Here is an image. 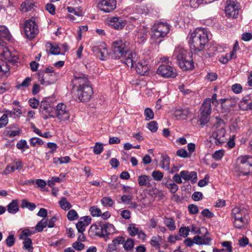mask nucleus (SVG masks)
<instances>
[{
	"label": "nucleus",
	"instance_id": "obj_13",
	"mask_svg": "<svg viewBox=\"0 0 252 252\" xmlns=\"http://www.w3.org/2000/svg\"><path fill=\"white\" fill-rule=\"evenodd\" d=\"M24 32L27 38L32 39L38 33L37 26L32 20L27 21L24 24Z\"/></svg>",
	"mask_w": 252,
	"mask_h": 252
},
{
	"label": "nucleus",
	"instance_id": "obj_30",
	"mask_svg": "<svg viewBox=\"0 0 252 252\" xmlns=\"http://www.w3.org/2000/svg\"><path fill=\"white\" fill-rule=\"evenodd\" d=\"M9 213L15 214L18 212L19 207L17 200H13L7 206Z\"/></svg>",
	"mask_w": 252,
	"mask_h": 252
},
{
	"label": "nucleus",
	"instance_id": "obj_42",
	"mask_svg": "<svg viewBox=\"0 0 252 252\" xmlns=\"http://www.w3.org/2000/svg\"><path fill=\"white\" fill-rule=\"evenodd\" d=\"M21 206L22 208H28L30 211L33 210L36 206L33 203H31L27 200H23L22 201Z\"/></svg>",
	"mask_w": 252,
	"mask_h": 252
},
{
	"label": "nucleus",
	"instance_id": "obj_64",
	"mask_svg": "<svg viewBox=\"0 0 252 252\" xmlns=\"http://www.w3.org/2000/svg\"><path fill=\"white\" fill-rule=\"evenodd\" d=\"M32 81V78L30 77H28L26 78L18 86H17L18 88H20V87H28Z\"/></svg>",
	"mask_w": 252,
	"mask_h": 252
},
{
	"label": "nucleus",
	"instance_id": "obj_51",
	"mask_svg": "<svg viewBox=\"0 0 252 252\" xmlns=\"http://www.w3.org/2000/svg\"><path fill=\"white\" fill-rule=\"evenodd\" d=\"M30 143L31 146H36L37 145H41L43 144L42 139L37 137H33L30 139Z\"/></svg>",
	"mask_w": 252,
	"mask_h": 252
},
{
	"label": "nucleus",
	"instance_id": "obj_62",
	"mask_svg": "<svg viewBox=\"0 0 252 252\" xmlns=\"http://www.w3.org/2000/svg\"><path fill=\"white\" fill-rule=\"evenodd\" d=\"M221 245L222 247L225 249L224 250L227 252H231L232 251V247L231 245V242L230 241H225L221 243Z\"/></svg>",
	"mask_w": 252,
	"mask_h": 252
},
{
	"label": "nucleus",
	"instance_id": "obj_44",
	"mask_svg": "<svg viewBox=\"0 0 252 252\" xmlns=\"http://www.w3.org/2000/svg\"><path fill=\"white\" fill-rule=\"evenodd\" d=\"M210 116V114L200 112V115L199 119L201 125H205L207 124L209 121Z\"/></svg>",
	"mask_w": 252,
	"mask_h": 252
},
{
	"label": "nucleus",
	"instance_id": "obj_50",
	"mask_svg": "<svg viewBox=\"0 0 252 252\" xmlns=\"http://www.w3.org/2000/svg\"><path fill=\"white\" fill-rule=\"evenodd\" d=\"M67 217L69 220L72 221L77 220L78 218V215L75 210H70L67 213Z\"/></svg>",
	"mask_w": 252,
	"mask_h": 252
},
{
	"label": "nucleus",
	"instance_id": "obj_56",
	"mask_svg": "<svg viewBox=\"0 0 252 252\" xmlns=\"http://www.w3.org/2000/svg\"><path fill=\"white\" fill-rule=\"evenodd\" d=\"M15 242V238L13 234L9 235L5 240V243L6 245L8 247L13 246Z\"/></svg>",
	"mask_w": 252,
	"mask_h": 252
},
{
	"label": "nucleus",
	"instance_id": "obj_37",
	"mask_svg": "<svg viewBox=\"0 0 252 252\" xmlns=\"http://www.w3.org/2000/svg\"><path fill=\"white\" fill-rule=\"evenodd\" d=\"M47 226V219L43 218L36 225L35 231L39 232H42L43 229Z\"/></svg>",
	"mask_w": 252,
	"mask_h": 252
},
{
	"label": "nucleus",
	"instance_id": "obj_39",
	"mask_svg": "<svg viewBox=\"0 0 252 252\" xmlns=\"http://www.w3.org/2000/svg\"><path fill=\"white\" fill-rule=\"evenodd\" d=\"M161 158V167L163 169L166 168L169 170L170 159L169 157L166 155H162Z\"/></svg>",
	"mask_w": 252,
	"mask_h": 252
},
{
	"label": "nucleus",
	"instance_id": "obj_55",
	"mask_svg": "<svg viewBox=\"0 0 252 252\" xmlns=\"http://www.w3.org/2000/svg\"><path fill=\"white\" fill-rule=\"evenodd\" d=\"M16 147L19 150L24 151V148H29V146L27 145V141L25 140L21 139L17 142Z\"/></svg>",
	"mask_w": 252,
	"mask_h": 252
},
{
	"label": "nucleus",
	"instance_id": "obj_40",
	"mask_svg": "<svg viewBox=\"0 0 252 252\" xmlns=\"http://www.w3.org/2000/svg\"><path fill=\"white\" fill-rule=\"evenodd\" d=\"M46 47L47 50L48 49L50 50V52L51 54L59 55L61 53L60 48L58 46H56V47L53 46V45L52 44V43H47L46 45Z\"/></svg>",
	"mask_w": 252,
	"mask_h": 252
},
{
	"label": "nucleus",
	"instance_id": "obj_18",
	"mask_svg": "<svg viewBox=\"0 0 252 252\" xmlns=\"http://www.w3.org/2000/svg\"><path fill=\"white\" fill-rule=\"evenodd\" d=\"M38 75V80L42 85H48L53 84L57 80L55 75L44 73V71H40Z\"/></svg>",
	"mask_w": 252,
	"mask_h": 252
},
{
	"label": "nucleus",
	"instance_id": "obj_19",
	"mask_svg": "<svg viewBox=\"0 0 252 252\" xmlns=\"http://www.w3.org/2000/svg\"><path fill=\"white\" fill-rule=\"evenodd\" d=\"M122 58L124 59V63L130 67L134 66V64L136 63L138 59L137 54L129 50L124 55Z\"/></svg>",
	"mask_w": 252,
	"mask_h": 252
},
{
	"label": "nucleus",
	"instance_id": "obj_59",
	"mask_svg": "<svg viewBox=\"0 0 252 252\" xmlns=\"http://www.w3.org/2000/svg\"><path fill=\"white\" fill-rule=\"evenodd\" d=\"M189 231L190 229L189 227H181L179 229V232L181 236H183L185 238L189 235Z\"/></svg>",
	"mask_w": 252,
	"mask_h": 252
},
{
	"label": "nucleus",
	"instance_id": "obj_22",
	"mask_svg": "<svg viewBox=\"0 0 252 252\" xmlns=\"http://www.w3.org/2000/svg\"><path fill=\"white\" fill-rule=\"evenodd\" d=\"M91 218L89 216H85L80 218V220L76 223V227L78 232L85 231L86 227L91 221Z\"/></svg>",
	"mask_w": 252,
	"mask_h": 252
},
{
	"label": "nucleus",
	"instance_id": "obj_36",
	"mask_svg": "<svg viewBox=\"0 0 252 252\" xmlns=\"http://www.w3.org/2000/svg\"><path fill=\"white\" fill-rule=\"evenodd\" d=\"M164 224L171 231H174L176 229L175 222L172 218H164Z\"/></svg>",
	"mask_w": 252,
	"mask_h": 252
},
{
	"label": "nucleus",
	"instance_id": "obj_29",
	"mask_svg": "<svg viewBox=\"0 0 252 252\" xmlns=\"http://www.w3.org/2000/svg\"><path fill=\"white\" fill-rule=\"evenodd\" d=\"M34 4L33 0H26L21 5V10L23 12H28L33 9Z\"/></svg>",
	"mask_w": 252,
	"mask_h": 252
},
{
	"label": "nucleus",
	"instance_id": "obj_31",
	"mask_svg": "<svg viewBox=\"0 0 252 252\" xmlns=\"http://www.w3.org/2000/svg\"><path fill=\"white\" fill-rule=\"evenodd\" d=\"M151 179L148 175H140L138 178V182L140 186H146L149 187L151 186L150 181Z\"/></svg>",
	"mask_w": 252,
	"mask_h": 252
},
{
	"label": "nucleus",
	"instance_id": "obj_35",
	"mask_svg": "<svg viewBox=\"0 0 252 252\" xmlns=\"http://www.w3.org/2000/svg\"><path fill=\"white\" fill-rule=\"evenodd\" d=\"M93 52L95 54L96 56L101 60H105L106 57L107 51L104 49L103 51L97 47H95L93 49Z\"/></svg>",
	"mask_w": 252,
	"mask_h": 252
},
{
	"label": "nucleus",
	"instance_id": "obj_1",
	"mask_svg": "<svg viewBox=\"0 0 252 252\" xmlns=\"http://www.w3.org/2000/svg\"><path fill=\"white\" fill-rule=\"evenodd\" d=\"M207 31L204 29H195L190 34L189 40L190 47L195 53L203 51L208 41Z\"/></svg>",
	"mask_w": 252,
	"mask_h": 252
},
{
	"label": "nucleus",
	"instance_id": "obj_43",
	"mask_svg": "<svg viewBox=\"0 0 252 252\" xmlns=\"http://www.w3.org/2000/svg\"><path fill=\"white\" fill-rule=\"evenodd\" d=\"M129 234L131 236H134L138 233L139 229L134 223L130 224L127 228Z\"/></svg>",
	"mask_w": 252,
	"mask_h": 252
},
{
	"label": "nucleus",
	"instance_id": "obj_63",
	"mask_svg": "<svg viewBox=\"0 0 252 252\" xmlns=\"http://www.w3.org/2000/svg\"><path fill=\"white\" fill-rule=\"evenodd\" d=\"M188 210L191 214H196L198 213V207L194 204H190L188 206Z\"/></svg>",
	"mask_w": 252,
	"mask_h": 252
},
{
	"label": "nucleus",
	"instance_id": "obj_7",
	"mask_svg": "<svg viewBox=\"0 0 252 252\" xmlns=\"http://www.w3.org/2000/svg\"><path fill=\"white\" fill-rule=\"evenodd\" d=\"M151 30L153 32L152 37L158 39L165 36L168 33L170 28L167 23L158 22L155 23Z\"/></svg>",
	"mask_w": 252,
	"mask_h": 252
},
{
	"label": "nucleus",
	"instance_id": "obj_20",
	"mask_svg": "<svg viewBox=\"0 0 252 252\" xmlns=\"http://www.w3.org/2000/svg\"><path fill=\"white\" fill-rule=\"evenodd\" d=\"M108 22L111 27L116 30L123 29L126 24V21L122 18L117 17L109 18L108 19Z\"/></svg>",
	"mask_w": 252,
	"mask_h": 252
},
{
	"label": "nucleus",
	"instance_id": "obj_14",
	"mask_svg": "<svg viewBox=\"0 0 252 252\" xmlns=\"http://www.w3.org/2000/svg\"><path fill=\"white\" fill-rule=\"evenodd\" d=\"M96 1L97 7L104 12L109 13L116 8V0H96Z\"/></svg>",
	"mask_w": 252,
	"mask_h": 252
},
{
	"label": "nucleus",
	"instance_id": "obj_25",
	"mask_svg": "<svg viewBox=\"0 0 252 252\" xmlns=\"http://www.w3.org/2000/svg\"><path fill=\"white\" fill-rule=\"evenodd\" d=\"M135 69L137 73L140 75H144L149 70V67L145 62L136 63Z\"/></svg>",
	"mask_w": 252,
	"mask_h": 252
},
{
	"label": "nucleus",
	"instance_id": "obj_58",
	"mask_svg": "<svg viewBox=\"0 0 252 252\" xmlns=\"http://www.w3.org/2000/svg\"><path fill=\"white\" fill-rule=\"evenodd\" d=\"M21 133V130L18 129L16 130H6L5 131V135L9 137H13L16 135H19Z\"/></svg>",
	"mask_w": 252,
	"mask_h": 252
},
{
	"label": "nucleus",
	"instance_id": "obj_6",
	"mask_svg": "<svg viewBox=\"0 0 252 252\" xmlns=\"http://www.w3.org/2000/svg\"><path fill=\"white\" fill-rule=\"evenodd\" d=\"M248 211L245 208L235 207L232 210V217L234 218L233 223L235 227H242L246 222V216Z\"/></svg>",
	"mask_w": 252,
	"mask_h": 252
},
{
	"label": "nucleus",
	"instance_id": "obj_17",
	"mask_svg": "<svg viewBox=\"0 0 252 252\" xmlns=\"http://www.w3.org/2000/svg\"><path fill=\"white\" fill-rule=\"evenodd\" d=\"M54 108V103L50 98H45L40 103L39 112L41 114L44 113L51 114Z\"/></svg>",
	"mask_w": 252,
	"mask_h": 252
},
{
	"label": "nucleus",
	"instance_id": "obj_28",
	"mask_svg": "<svg viewBox=\"0 0 252 252\" xmlns=\"http://www.w3.org/2000/svg\"><path fill=\"white\" fill-rule=\"evenodd\" d=\"M193 240L195 244L199 245H209L211 241L210 238L206 237L205 236L201 237L198 235L194 236L193 238Z\"/></svg>",
	"mask_w": 252,
	"mask_h": 252
},
{
	"label": "nucleus",
	"instance_id": "obj_33",
	"mask_svg": "<svg viewBox=\"0 0 252 252\" xmlns=\"http://www.w3.org/2000/svg\"><path fill=\"white\" fill-rule=\"evenodd\" d=\"M9 65L3 61H0V77L7 76L9 74Z\"/></svg>",
	"mask_w": 252,
	"mask_h": 252
},
{
	"label": "nucleus",
	"instance_id": "obj_21",
	"mask_svg": "<svg viewBox=\"0 0 252 252\" xmlns=\"http://www.w3.org/2000/svg\"><path fill=\"white\" fill-rule=\"evenodd\" d=\"M225 130L223 127H221L214 132L212 137L214 139V143L216 145L221 144L225 142Z\"/></svg>",
	"mask_w": 252,
	"mask_h": 252
},
{
	"label": "nucleus",
	"instance_id": "obj_48",
	"mask_svg": "<svg viewBox=\"0 0 252 252\" xmlns=\"http://www.w3.org/2000/svg\"><path fill=\"white\" fill-rule=\"evenodd\" d=\"M152 176L155 181H160L163 178V175L160 171L154 170L152 173Z\"/></svg>",
	"mask_w": 252,
	"mask_h": 252
},
{
	"label": "nucleus",
	"instance_id": "obj_9",
	"mask_svg": "<svg viewBox=\"0 0 252 252\" xmlns=\"http://www.w3.org/2000/svg\"><path fill=\"white\" fill-rule=\"evenodd\" d=\"M157 73L164 78H175L177 75L176 70L168 64H161L158 67Z\"/></svg>",
	"mask_w": 252,
	"mask_h": 252
},
{
	"label": "nucleus",
	"instance_id": "obj_53",
	"mask_svg": "<svg viewBox=\"0 0 252 252\" xmlns=\"http://www.w3.org/2000/svg\"><path fill=\"white\" fill-rule=\"evenodd\" d=\"M144 115L146 117V120L147 121L152 120L154 117V114L153 110L149 108H147L145 109L144 111Z\"/></svg>",
	"mask_w": 252,
	"mask_h": 252
},
{
	"label": "nucleus",
	"instance_id": "obj_61",
	"mask_svg": "<svg viewBox=\"0 0 252 252\" xmlns=\"http://www.w3.org/2000/svg\"><path fill=\"white\" fill-rule=\"evenodd\" d=\"M224 155V151L223 150H218L215 152L213 155V158L217 160H219L221 159Z\"/></svg>",
	"mask_w": 252,
	"mask_h": 252
},
{
	"label": "nucleus",
	"instance_id": "obj_16",
	"mask_svg": "<svg viewBox=\"0 0 252 252\" xmlns=\"http://www.w3.org/2000/svg\"><path fill=\"white\" fill-rule=\"evenodd\" d=\"M56 116L61 121H65L68 120L69 114L67 110L66 106L63 103H59L56 107Z\"/></svg>",
	"mask_w": 252,
	"mask_h": 252
},
{
	"label": "nucleus",
	"instance_id": "obj_5",
	"mask_svg": "<svg viewBox=\"0 0 252 252\" xmlns=\"http://www.w3.org/2000/svg\"><path fill=\"white\" fill-rule=\"evenodd\" d=\"M129 43L124 39H118L112 44V51L116 59H119L124 56L129 49Z\"/></svg>",
	"mask_w": 252,
	"mask_h": 252
},
{
	"label": "nucleus",
	"instance_id": "obj_15",
	"mask_svg": "<svg viewBox=\"0 0 252 252\" xmlns=\"http://www.w3.org/2000/svg\"><path fill=\"white\" fill-rule=\"evenodd\" d=\"M225 11L227 17L236 18L239 12L238 3L231 0L227 1Z\"/></svg>",
	"mask_w": 252,
	"mask_h": 252
},
{
	"label": "nucleus",
	"instance_id": "obj_45",
	"mask_svg": "<svg viewBox=\"0 0 252 252\" xmlns=\"http://www.w3.org/2000/svg\"><path fill=\"white\" fill-rule=\"evenodd\" d=\"M124 248L126 251H131L134 247V241L131 238H128L124 243Z\"/></svg>",
	"mask_w": 252,
	"mask_h": 252
},
{
	"label": "nucleus",
	"instance_id": "obj_38",
	"mask_svg": "<svg viewBox=\"0 0 252 252\" xmlns=\"http://www.w3.org/2000/svg\"><path fill=\"white\" fill-rule=\"evenodd\" d=\"M60 207L64 210H68L72 207L71 204L67 201L64 197H62L59 202Z\"/></svg>",
	"mask_w": 252,
	"mask_h": 252
},
{
	"label": "nucleus",
	"instance_id": "obj_11",
	"mask_svg": "<svg viewBox=\"0 0 252 252\" xmlns=\"http://www.w3.org/2000/svg\"><path fill=\"white\" fill-rule=\"evenodd\" d=\"M93 94L92 87L89 85L85 86L84 87L76 89V94L79 99L82 102L89 101Z\"/></svg>",
	"mask_w": 252,
	"mask_h": 252
},
{
	"label": "nucleus",
	"instance_id": "obj_3",
	"mask_svg": "<svg viewBox=\"0 0 252 252\" xmlns=\"http://www.w3.org/2000/svg\"><path fill=\"white\" fill-rule=\"evenodd\" d=\"M172 59L176 60V63L183 70H189L193 68L192 54L180 46L174 50Z\"/></svg>",
	"mask_w": 252,
	"mask_h": 252
},
{
	"label": "nucleus",
	"instance_id": "obj_41",
	"mask_svg": "<svg viewBox=\"0 0 252 252\" xmlns=\"http://www.w3.org/2000/svg\"><path fill=\"white\" fill-rule=\"evenodd\" d=\"M124 242H125L124 237H123L122 236H119V237H117L114 239H113L112 243L110 244L109 245H111L113 246H115L116 248L120 249V245L121 244H124Z\"/></svg>",
	"mask_w": 252,
	"mask_h": 252
},
{
	"label": "nucleus",
	"instance_id": "obj_8",
	"mask_svg": "<svg viewBox=\"0 0 252 252\" xmlns=\"http://www.w3.org/2000/svg\"><path fill=\"white\" fill-rule=\"evenodd\" d=\"M91 228L95 231L96 235L102 237L113 233L115 231L113 225L109 223L98 225L96 224L92 225Z\"/></svg>",
	"mask_w": 252,
	"mask_h": 252
},
{
	"label": "nucleus",
	"instance_id": "obj_34",
	"mask_svg": "<svg viewBox=\"0 0 252 252\" xmlns=\"http://www.w3.org/2000/svg\"><path fill=\"white\" fill-rule=\"evenodd\" d=\"M0 38H3L7 40H10L11 38L8 29L4 26H0Z\"/></svg>",
	"mask_w": 252,
	"mask_h": 252
},
{
	"label": "nucleus",
	"instance_id": "obj_52",
	"mask_svg": "<svg viewBox=\"0 0 252 252\" xmlns=\"http://www.w3.org/2000/svg\"><path fill=\"white\" fill-rule=\"evenodd\" d=\"M147 127L151 132H155L158 128V123L155 121H151L148 124Z\"/></svg>",
	"mask_w": 252,
	"mask_h": 252
},
{
	"label": "nucleus",
	"instance_id": "obj_12",
	"mask_svg": "<svg viewBox=\"0 0 252 252\" xmlns=\"http://www.w3.org/2000/svg\"><path fill=\"white\" fill-rule=\"evenodd\" d=\"M0 55L9 62L15 63L18 60V56L16 52H10L8 48L3 45V42L0 40Z\"/></svg>",
	"mask_w": 252,
	"mask_h": 252
},
{
	"label": "nucleus",
	"instance_id": "obj_27",
	"mask_svg": "<svg viewBox=\"0 0 252 252\" xmlns=\"http://www.w3.org/2000/svg\"><path fill=\"white\" fill-rule=\"evenodd\" d=\"M189 114V109H178L175 110L174 116L178 119H186Z\"/></svg>",
	"mask_w": 252,
	"mask_h": 252
},
{
	"label": "nucleus",
	"instance_id": "obj_46",
	"mask_svg": "<svg viewBox=\"0 0 252 252\" xmlns=\"http://www.w3.org/2000/svg\"><path fill=\"white\" fill-rule=\"evenodd\" d=\"M161 237L160 236H153L152 237L150 244L151 245L155 247L156 249H159L160 244L159 241Z\"/></svg>",
	"mask_w": 252,
	"mask_h": 252
},
{
	"label": "nucleus",
	"instance_id": "obj_26",
	"mask_svg": "<svg viewBox=\"0 0 252 252\" xmlns=\"http://www.w3.org/2000/svg\"><path fill=\"white\" fill-rule=\"evenodd\" d=\"M200 111L201 112L211 115L212 112L211 98H206L200 107Z\"/></svg>",
	"mask_w": 252,
	"mask_h": 252
},
{
	"label": "nucleus",
	"instance_id": "obj_54",
	"mask_svg": "<svg viewBox=\"0 0 252 252\" xmlns=\"http://www.w3.org/2000/svg\"><path fill=\"white\" fill-rule=\"evenodd\" d=\"M101 202L104 206L111 207L113 204V201L109 197H105L102 198Z\"/></svg>",
	"mask_w": 252,
	"mask_h": 252
},
{
	"label": "nucleus",
	"instance_id": "obj_23",
	"mask_svg": "<svg viewBox=\"0 0 252 252\" xmlns=\"http://www.w3.org/2000/svg\"><path fill=\"white\" fill-rule=\"evenodd\" d=\"M149 31V28L147 26L141 25L139 27L137 31L136 36L138 39V42L140 43L144 41L147 36V32Z\"/></svg>",
	"mask_w": 252,
	"mask_h": 252
},
{
	"label": "nucleus",
	"instance_id": "obj_24",
	"mask_svg": "<svg viewBox=\"0 0 252 252\" xmlns=\"http://www.w3.org/2000/svg\"><path fill=\"white\" fill-rule=\"evenodd\" d=\"M182 178L185 180H191L192 183H196L197 179V173L195 171L189 172L184 170L180 172Z\"/></svg>",
	"mask_w": 252,
	"mask_h": 252
},
{
	"label": "nucleus",
	"instance_id": "obj_32",
	"mask_svg": "<svg viewBox=\"0 0 252 252\" xmlns=\"http://www.w3.org/2000/svg\"><path fill=\"white\" fill-rule=\"evenodd\" d=\"M19 239L24 240L23 248L27 250L29 252H32L33 247L32 239L28 237H23L22 236H20Z\"/></svg>",
	"mask_w": 252,
	"mask_h": 252
},
{
	"label": "nucleus",
	"instance_id": "obj_60",
	"mask_svg": "<svg viewBox=\"0 0 252 252\" xmlns=\"http://www.w3.org/2000/svg\"><path fill=\"white\" fill-rule=\"evenodd\" d=\"M136 10L138 14L146 15L148 12V8L144 5H139L137 7Z\"/></svg>",
	"mask_w": 252,
	"mask_h": 252
},
{
	"label": "nucleus",
	"instance_id": "obj_10",
	"mask_svg": "<svg viewBox=\"0 0 252 252\" xmlns=\"http://www.w3.org/2000/svg\"><path fill=\"white\" fill-rule=\"evenodd\" d=\"M73 87H76V89L84 87L85 86L89 85L87 76L80 72L74 73L73 79L72 81Z\"/></svg>",
	"mask_w": 252,
	"mask_h": 252
},
{
	"label": "nucleus",
	"instance_id": "obj_57",
	"mask_svg": "<svg viewBox=\"0 0 252 252\" xmlns=\"http://www.w3.org/2000/svg\"><path fill=\"white\" fill-rule=\"evenodd\" d=\"M90 211L91 213V215L94 216H100L101 215V211L100 209L97 207V206H94L90 209Z\"/></svg>",
	"mask_w": 252,
	"mask_h": 252
},
{
	"label": "nucleus",
	"instance_id": "obj_4",
	"mask_svg": "<svg viewBox=\"0 0 252 252\" xmlns=\"http://www.w3.org/2000/svg\"><path fill=\"white\" fill-rule=\"evenodd\" d=\"M252 171V157L244 155L238 157L234 167L237 176H247Z\"/></svg>",
	"mask_w": 252,
	"mask_h": 252
},
{
	"label": "nucleus",
	"instance_id": "obj_49",
	"mask_svg": "<svg viewBox=\"0 0 252 252\" xmlns=\"http://www.w3.org/2000/svg\"><path fill=\"white\" fill-rule=\"evenodd\" d=\"M176 155L182 158H187L191 157L190 154H188L187 151L184 149H180L177 151Z\"/></svg>",
	"mask_w": 252,
	"mask_h": 252
},
{
	"label": "nucleus",
	"instance_id": "obj_47",
	"mask_svg": "<svg viewBox=\"0 0 252 252\" xmlns=\"http://www.w3.org/2000/svg\"><path fill=\"white\" fill-rule=\"evenodd\" d=\"M103 150V144L100 142H96L93 148V151L95 155H100Z\"/></svg>",
	"mask_w": 252,
	"mask_h": 252
},
{
	"label": "nucleus",
	"instance_id": "obj_2",
	"mask_svg": "<svg viewBox=\"0 0 252 252\" xmlns=\"http://www.w3.org/2000/svg\"><path fill=\"white\" fill-rule=\"evenodd\" d=\"M172 59L176 60V63L183 70H189L193 68L192 54L180 46L174 50Z\"/></svg>",
	"mask_w": 252,
	"mask_h": 252
}]
</instances>
